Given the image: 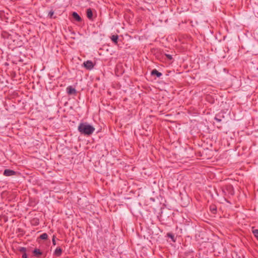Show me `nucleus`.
Returning a JSON list of instances; mask_svg holds the SVG:
<instances>
[{
    "mask_svg": "<svg viewBox=\"0 0 258 258\" xmlns=\"http://www.w3.org/2000/svg\"><path fill=\"white\" fill-rule=\"evenodd\" d=\"M40 238L41 239H43V240H46L48 238V235L47 233H44L43 234H42L40 236Z\"/></svg>",
    "mask_w": 258,
    "mask_h": 258,
    "instance_id": "obj_11",
    "label": "nucleus"
},
{
    "mask_svg": "<svg viewBox=\"0 0 258 258\" xmlns=\"http://www.w3.org/2000/svg\"><path fill=\"white\" fill-rule=\"evenodd\" d=\"M118 36L117 35H113L111 37V39L115 44L117 43Z\"/></svg>",
    "mask_w": 258,
    "mask_h": 258,
    "instance_id": "obj_10",
    "label": "nucleus"
},
{
    "mask_svg": "<svg viewBox=\"0 0 258 258\" xmlns=\"http://www.w3.org/2000/svg\"><path fill=\"white\" fill-rule=\"evenodd\" d=\"M215 120H216L217 122H221L222 120V119L220 117H219V115H216L215 118Z\"/></svg>",
    "mask_w": 258,
    "mask_h": 258,
    "instance_id": "obj_13",
    "label": "nucleus"
},
{
    "mask_svg": "<svg viewBox=\"0 0 258 258\" xmlns=\"http://www.w3.org/2000/svg\"><path fill=\"white\" fill-rule=\"evenodd\" d=\"M53 14H54V12L52 10H51L49 12L48 16L49 17V18H51L52 17V16L53 15Z\"/></svg>",
    "mask_w": 258,
    "mask_h": 258,
    "instance_id": "obj_15",
    "label": "nucleus"
},
{
    "mask_svg": "<svg viewBox=\"0 0 258 258\" xmlns=\"http://www.w3.org/2000/svg\"><path fill=\"white\" fill-rule=\"evenodd\" d=\"M72 17L77 22H81L82 21L81 17L78 15V14L77 12H73L72 13Z\"/></svg>",
    "mask_w": 258,
    "mask_h": 258,
    "instance_id": "obj_5",
    "label": "nucleus"
},
{
    "mask_svg": "<svg viewBox=\"0 0 258 258\" xmlns=\"http://www.w3.org/2000/svg\"><path fill=\"white\" fill-rule=\"evenodd\" d=\"M33 253L34 255L37 257H40L42 254V252L39 249L37 248L34 249V250L33 251Z\"/></svg>",
    "mask_w": 258,
    "mask_h": 258,
    "instance_id": "obj_6",
    "label": "nucleus"
},
{
    "mask_svg": "<svg viewBox=\"0 0 258 258\" xmlns=\"http://www.w3.org/2000/svg\"><path fill=\"white\" fill-rule=\"evenodd\" d=\"M211 210L213 213H214V211H216V209L215 208H211Z\"/></svg>",
    "mask_w": 258,
    "mask_h": 258,
    "instance_id": "obj_20",
    "label": "nucleus"
},
{
    "mask_svg": "<svg viewBox=\"0 0 258 258\" xmlns=\"http://www.w3.org/2000/svg\"><path fill=\"white\" fill-rule=\"evenodd\" d=\"M252 233L254 236L257 238L258 240V229H254L253 230Z\"/></svg>",
    "mask_w": 258,
    "mask_h": 258,
    "instance_id": "obj_12",
    "label": "nucleus"
},
{
    "mask_svg": "<svg viewBox=\"0 0 258 258\" xmlns=\"http://www.w3.org/2000/svg\"><path fill=\"white\" fill-rule=\"evenodd\" d=\"M16 174V172L11 169H5L3 173L4 175L6 176H10L15 175Z\"/></svg>",
    "mask_w": 258,
    "mask_h": 258,
    "instance_id": "obj_4",
    "label": "nucleus"
},
{
    "mask_svg": "<svg viewBox=\"0 0 258 258\" xmlns=\"http://www.w3.org/2000/svg\"><path fill=\"white\" fill-rule=\"evenodd\" d=\"M52 241V243H53V245H55L56 244L54 236H53V237Z\"/></svg>",
    "mask_w": 258,
    "mask_h": 258,
    "instance_id": "obj_19",
    "label": "nucleus"
},
{
    "mask_svg": "<svg viewBox=\"0 0 258 258\" xmlns=\"http://www.w3.org/2000/svg\"><path fill=\"white\" fill-rule=\"evenodd\" d=\"M19 250H20V251L23 252V253H24V252H26V248L25 247H22L20 248Z\"/></svg>",
    "mask_w": 258,
    "mask_h": 258,
    "instance_id": "obj_14",
    "label": "nucleus"
},
{
    "mask_svg": "<svg viewBox=\"0 0 258 258\" xmlns=\"http://www.w3.org/2000/svg\"><path fill=\"white\" fill-rule=\"evenodd\" d=\"M83 66L87 70H91L94 67V64L91 60H87L83 62Z\"/></svg>",
    "mask_w": 258,
    "mask_h": 258,
    "instance_id": "obj_2",
    "label": "nucleus"
},
{
    "mask_svg": "<svg viewBox=\"0 0 258 258\" xmlns=\"http://www.w3.org/2000/svg\"><path fill=\"white\" fill-rule=\"evenodd\" d=\"M166 55L167 57L169 59H170V60L172 59V55H170V54H166Z\"/></svg>",
    "mask_w": 258,
    "mask_h": 258,
    "instance_id": "obj_17",
    "label": "nucleus"
},
{
    "mask_svg": "<svg viewBox=\"0 0 258 258\" xmlns=\"http://www.w3.org/2000/svg\"><path fill=\"white\" fill-rule=\"evenodd\" d=\"M152 76H156L158 78H160L162 75V73L158 72L156 69H154L151 72Z\"/></svg>",
    "mask_w": 258,
    "mask_h": 258,
    "instance_id": "obj_7",
    "label": "nucleus"
},
{
    "mask_svg": "<svg viewBox=\"0 0 258 258\" xmlns=\"http://www.w3.org/2000/svg\"><path fill=\"white\" fill-rule=\"evenodd\" d=\"M87 16L89 19L91 20L93 17V13L91 9L87 10Z\"/></svg>",
    "mask_w": 258,
    "mask_h": 258,
    "instance_id": "obj_9",
    "label": "nucleus"
},
{
    "mask_svg": "<svg viewBox=\"0 0 258 258\" xmlns=\"http://www.w3.org/2000/svg\"><path fill=\"white\" fill-rule=\"evenodd\" d=\"M62 252V249L59 247H57L55 249V250L54 252V254L57 256H59L60 255H61Z\"/></svg>",
    "mask_w": 258,
    "mask_h": 258,
    "instance_id": "obj_8",
    "label": "nucleus"
},
{
    "mask_svg": "<svg viewBox=\"0 0 258 258\" xmlns=\"http://www.w3.org/2000/svg\"><path fill=\"white\" fill-rule=\"evenodd\" d=\"M167 235H168V236L169 237H170V238H171L172 239H173L174 237L173 235H172V234H171V233H168Z\"/></svg>",
    "mask_w": 258,
    "mask_h": 258,
    "instance_id": "obj_16",
    "label": "nucleus"
},
{
    "mask_svg": "<svg viewBox=\"0 0 258 258\" xmlns=\"http://www.w3.org/2000/svg\"><path fill=\"white\" fill-rule=\"evenodd\" d=\"M22 258H27V255L26 252H24V253H23Z\"/></svg>",
    "mask_w": 258,
    "mask_h": 258,
    "instance_id": "obj_18",
    "label": "nucleus"
},
{
    "mask_svg": "<svg viewBox=\"0 0 258 258\" xmlns=\"http://www.w3.org/2000/svg\"><path fill=\"white\" fill-rule=\"evenodd\" d=\"M95 128L88 122H81L78 127V130L81 134L85 136H90L95 131Z\"/></svg>",
    "mask_w": 258,
    "mask_h": 258,
    "instance_id": "obj_1",
    "label": "nucleus"
},
{
    "mask_svg": "<svg viewBox=\"0 0 258 258\" xmlns=\"http://www.w3.org/2000/svg\"><path fill=\"white\" fill-rule=\"evenodd\" d=\"M66 91H67V93L70 95H75L77 93L76 90L75 89V88H74L72 86H69L67 88Z\"/></svg>",
    "mask_w": 258,
    "mask_h": 258,
    "instance_id": "obj_3",
    "label": "nucleus"
}]
</instances>
